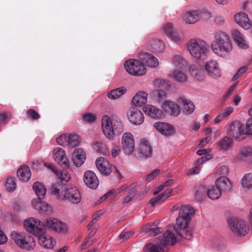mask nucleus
Wrapping results in <instances>:
<instances>
[{
    "mask_svg": "<svg viewBox=\"0 0 252 252\" xmlns=\"http://www.w3.org/2000/svg\"><path fill=\"white\" fill-rule=\"evenodd\" d=\"M52 194L55 195L61 199H66L73 204L79 203L81 199L79 190L75 187H67L65 184L57 183L50 187Z\"/></svg>",
    "mask_w": 252,
    "mask_h": 252,
    "instance_id": "nucleus-1",
    "label": "nucleus"
},
{
    "mask_svg": "<svg viewBox=\"0 0 252 252\" xmlns=\"http://www.w3.org/2000/svg\"><path fill=\"white\" fill-rule=\"evenodd\" d=\"M102 130L104 135L109 140H113L116 135L124 131V125L121 119L117 115L110 117L104 115L101 120Z\"/></svg>",
    "mask_w": 252,
    "mask_h": 252,
    "instance_id": "nucleus-2",
    "label": "nucleus"
},
{
    "mask_svg": "<svg viewBox=\"0 0 252 252\" xmlns=\"http://www.w3.org/2000/svg\"><path fill=\"white\" fill-rule=\"evenodd\" d=\"M211 47L214 53L219 56L224 55L232 49V45L229 35L222 32H219L216 34Z\"/></svg>",
    "mask_w": 252,
    "mask_h": 252,
    "instance_id": "nucleus-3",
    "label": "nucleus"
},
{
    "mask_svg": "<svg viewBox=\"0 0 252 252\" xmlns=\"http://www.w3.org/2000/svg\"><path fill=\"white\" fill-rule=\"evenodd\" d=\"M188 49L191 56L195 59L204 61L210 54V46L205 41L192 39L188 44Z\"/></svg>",
    "mask_w": 252,
    "mask_h": 252,
    "instance_id": "nucleus-4",
    "label": "nucleus"
},
{
    "mask_svg": "<svg viewBox=\"0 0 252 252\" xmlns=\"http://www.w3.org/2000/svg\"><path fill=\"white\" fill-rule=\"evenodd\" d=\"M177 239L173 233L169 230L166 231L162 237L159 239L158 245L149 244L147 246V249L149 252H159V250L162 252H167V245H173L176 242Z\"/></svg>",
    "mask_w": 252,
    "mask_h": 252,
    "instance_id": "nucleus-5",
    "label": "nucleus"
},
{
    "mask_svg": "<svg viewBox=\"0 0 252 252\" xmlns=\"http://www.w3.org/2000/svg\"><path fill=\"white\" fill-rule=\"evenodd\" d=\"M11 239L21 248L26 250L33 249L35 245V242L32 237L23 235L18 232L13 231L10 234Z\"/></svg>",
    "mask_w": 252,
    "mask_h": 252,
    "instance_id": "nucleus-6",
    "label": "nucleus"
},
{
    "mask_svg": "<svg viewBox=\"0 0 252 252\" xmlns=\"http://www.w3.org/2000/svg\"><path fill=\"white\" fill-rule=\"evenodd\" d=\"M126 71L129 74L135 76H141L146 72L145 65L138 60L129 59L124 64Z\"/></svg>",
    "mask_w": 252,
    "mask_h": 252,
    "instance_id": "nucleus-7",
    "label": "nucleus"
},
{
    "mask_svg": "<svg viewBox=\"0 0 252 252\" xmlns=\"http://www.w3.org/2000/svg\"><path fill=\"white\" fill-rule=\"evenodd\" d=\"M228 226L231 230L237 235L245 236L249 230L246 222L236 218H231L227 220Z\"/></svg>",
    "mask_w": 252,
    "mask_h": 252,
    "instance_id": "nucleus-8",
    "label": "nucleus"
},
{
    "mask_svg": "<svg viewBox=\"0 0 252 252\" xmlns=\"http://www.w3.org/2000/svg\"><path fill=\"white\" fill-rule=\"evenodd\" d=\"M56 141L58 144L64 147L74 148L80 143V138L75 133H65L58 137Z\"/></svg>",
    "mask_w": 252,
    "mask_h": 252,
    "instance_id": "nucleus-9",
    "label": "nucleus"
},
{
    "mask_svg": "<svg viewBox=\"0 0 252 252\" xmlns=\"http://www.w3.org/2000/svg\"><path fill=\"white\" fill-rule=\"evenodd\" d=\"M227 132L238 141L245 138V129L242 125L237 121H233L229 124L227 128Z\"/></svg>",
    "mask_w": 252,
    "mask_h": 252,
    "instance_id": "nucleus-10",
    "label": "nucleus"
},
{
    "mask_svg": "<svg viewBox=\"0 0 252 252\" xmlns=\"http://www.w3.org/2000/svg\"><path fill=\"white\" fill-rule=\"evenodd\" d=\"M24 226L27 231L36 236L42 233V229L45 228L43 222L33 218L25 220Z\"/></svg>",
    "mask_w": 252,
    "mask_h": 252,
    "instance_id": "nucleus-11",
    "label": "nucleus"
},
{
    "mask_svg": "<svg viewBox=\"0 0 252 252\" xmlns=\"http://www.w3.org/2000/svg\"><path fill=\"white\" fill-rule=\"evenodd\" d=\"M211 17V14L205 10H192L185 14V22L188 24H192L201 19H208Z\"/></svg>",
    "mask_w": 252,
    "mask_h": 252,
    "instance_id": "nucleus-12",
    "label": "nucleus"
},
{
    "mask_svg": "<svg viewBox=\"0 0 252 252\" xmlns=\"http://www.w3.org/2000/svg\"><path fill=\"white\" fill-rule=\"evenodd\" d=\"M122 145L124 153L127 155L132 154L135 148L133 137L130 132L125 133L122 138Z\"/></svg>",
    "mask_w": 252,
    "mask_h": 252,
    "instance_id": "nucleus-13",
    "label": "nucleus"
},
{
    "mask_svg": "<svg viewBox=\"0 0 252 252\" xmlns=\"http://www.w3.org/2000/svg\"><path fill=\"white\" fill-rule=\"evenodd\" d=\"M163 31L166 36L175 42L180 41L183 37L181 32L175 29L171 23L165 24L163 27Z\"/></svg>",
    "mask_w": 252,
    "mask_h": 252,
    "instance_id": "nucleus-14",
    "label": "nucleus"
},
{
    "mask_svg": "<svg viewBox=\"0 0 252 252\" xmlns=\"http://www.w3.org/2000/svg\"><path fill=\"white\" fill-rule=\"evenodd\" d=\"M152 153V148L148 142L146 141H143L141 142L137 150V155L134 154L135 157L137 158L140 159H146L151 157Z\"/></svg>",
    "mask_w": 252,
    "mask_h": 252,
    "instance_id": "nucleus-15",
    "label": "nucleus"
},
{
    "mask_svg": "<svg viewBox=\"0 0 252 252\" xmlns=\"http://www.w3.org/2000/svg\"><path fill=\"white\" fill-rule=\"evenodd\" d=\"M45 228L42 229V233H40L36 236L38 237L39 244L43 247L47 249L53 248L56 245V241L50 236L45 233Z\"/></svg>",
    "mask_w": 252,
    "mask_h": 252,
    "instance_id": "nucleus-16",
    "label": "nucleus"
},
{
    "mask_svg": "<svg viewBox=\"0 0 252 252\" xmlns=\"http://www.w3.org/2000/svg\"><path fill=\"white\" fill-rule=\"evenodd\" d=\"M154 127L160 133L165 136H170L176 132L174 127L169 124L158 122L154 124Z\"/></svg>",
    "mask_w": 252,
    "mask_h": 252,
    "instance_id": "nucleus-17",
    "label": "nucleus"
},
{
    "mask_svg": "<svg viewBox=\"0 0 252 252\" xmlns=\"http://www.w3.org/2000/svg\"><path fill=\"white\" fill-rule=\"evenodd\" d=\"M53 157L55 161L63 168H68V161L63 149L59 147L55 148L53 150Z\"/></svg>",
    "mask_w": 252,
    "mask_h": 252,
    "instance_id": "nucleus-18",
    "label": "nucleus"
},
{
    "mask_svg": "<svg viewBox=\"0 0 252 252\" xmlns=\"http://www.w3.org/2000/svg\"><path fill=\"white\" fill-rule=\"evenodd\" d=\"M83 180L85 185L92 189H95L98 186L99 181L95 173L90 170L85 172Z\"/></svg>",
    "mask_w": 252,
    "mask_h": 252,
    "instance_id": "nucleus-19",
    "label": "nucleus"
},
{
    "mask_svg": "<svg viewBox=\"0 0 252 252\" xmlns=\"http://www.w3.org/2000/svg\"><path fill=\"white\" fill-rule=\"evenodd\" d=\"M127 117L129 122L135 125L142 124L144 120L142 112L136 108H132L127 112Z\"/></svg>",
    "mask_w": 252,
    "mask_h": 252,
    "instance_id": "nucleus-20",
    "label": "nucleus"
},
{
    "mask_svg": "<svg viewBox=\"0 0 252 252\" xmlns=\"http://www.w3.org/2000/svg\"><path fill=\"white\" fill-rule=\"evenodd\" d=\"M96 166L100 173L104 175H109L112 171V166L107 159L100 157L96 159Z\"/></svg>",
    "mask_w": 252,
    "mask_h": 252,
    "instance_id": "nucleus-21",
    "label": "nucleus"
},
{
    "mask_svg": "<svg viewBox=\"0 0 252 252\" xmlns=\"http://www.w3.org/2000/svg\"><path fill=\"white\" fill-rule=\"evenodd\" d=\"M139 58L140 60L151 67H156L158 64V61L152 54L146 52H141Z\"/></svg>",
    "mask_w": 252,
    "mask_h": 252,
    "instance_id": "nucleus-22",
    "label": "nucleus"
},
{
    "mask_svg": "<svg viewBox=\"0 0 252 252\" xmlns=\"http://www.w3.org/2000/svg\"><path fill=\"white\" fill-rule=\"evenodd\" d=\"M143 110L146 115L155 119L161 118L163 115L161 110L152 105H145Z\"/></svg>",
    "mask_w": 252,
    "mask_h": 252,
    "instance_id": "nucleus-23",
    "label": "nucleus"
},
{
    "mask_svg": "<svg viewBox=\"0 0 252 252\" xmlns=\"http://www.w3.org/2000/svg\"><path fill=\"white\" fill-rule=\"evenodd\" d=\"M177 102L182 105V111L186 115L191 114L195 109V105L189 99H185L183 97L178 98Z\"/></svg>",
    "mask_w": 252,
    "mask_h": 252,
    "instance_id": "nucleus-24",
    "label": "nucleus"
},
{
    "mask_svg": "<svg viewBox=\"0 0 252 252\" xmlns=\"http://www.w3.org/2000/svg\"><path fill=\"white\" fill-rule=\"evenodd\" d=\"M235 22L243 29L248 30L251 26L248 15L244 12H239L235 14Z\"/></svg>",
    "mask_w": 252,
    "mask_h": 252,
    "instance_id": "nucleus-25",
    "label": "nucleus"
},
{
    "mask_svg": "<svg viewBox=\"0 0 252 252\" xmlns=\"http://www.w3.org/2000/svg\"><path fill=\"white\" fill-rule=\"evenodd\" d=\"M162 108L167 113L175 116H178L181 112L180 108L178 105L170 101H164L162 105Z\"/></svg>",
    "mask_w": 252,
    "mask_h": 252,
    "instance_id": "nucleus-26",
    "label": "nucleus"
},
{
    "mask_svg": "<svg viewBox=\"0 0 252 252\" xmlns=\"http://www.w3.org/2000/svg\"><path fill=\"white\" fill-rule=\"evenodd\" d=\"M205 69L209 74L214 78L220 77V72L218 67V64L215 61H210L205 65Z\"/></svg>",
    "mask_w": 252,
    "mask_h": 252,
    "instance_id": "nucleus-27",
    "label": "nucleus"
},
{
    "mask_svg": "<svg viewBox=\"0 0 252 252\" xmlns=\"http://www.w3.org/2000/svg\"><path fill=\"white\" fill-rule=\"evenodd\" d=\"M215 184L221 192V191H228L232 188L231 182L225 176H221L218 179Z\"/></svg>",
    "mask_w": 252,
    "mask_h": 252,
    "instance_id": "nucleus-28",
    "label": "nucleus"
},
{
    "mask_svg": "<svg viewBox=\"0 0 252 252\" xmlns=\"http://www.w3.org/2000/svg\"><path fill=\"white\" fill-rule=\"evenodd\" d=\"M17 175L19 179L23 182H28L31 177L30 167L27 165H23L17 172Z\"/></svg>",
    "mask_w": 252,
    "mask_h": 252,
    "instance_id": "nucleus-29",
    "label": "nucleus"
},
{
    "mask_svg": "<svg viewBox=\"0 0 252 252\" xmlns=\"http://www.w3.org/2000/svg\"><path fill=\"white\" fill-rule=\"evenodd\" d=\"M147 94L143 91H139L133 96L132 102L136 106H141L147 101Z\"/></svg>",
    "mask_w": 252,
    "mask_h": 252,
    "instance_id": "nucleus-30",
    "label": "nucleus"
},
{
    "mask_svg": "<svg viewBox=\"0 0 252 252\" xmlns=\"http://www.w3.org/2000/svg\"><path fill=\"white\" fill-rule=\"evenodd\" d=\"M32 188L39 199H43L46 193V189L45 186L38 182L34 183Z\"/></svg>",
    "mask_w": 252,
    "mask_h": 252,
    "instance_id": "nucleus-31",
    "label": "nucleus"
},
{
    "mask_svg": "<svg viewBox=\"0 0 252 252\" xmlns=\"http://www.w3.org/2000/svg\"><path fill=\"white\" fill-rule=\"evenodd\" d=\"M72 161L77 167L81 166L86 159L85 154L83 152L74 151L72 154Z\"/></svg>",
    "mask_w": 252,
    "mask_h": 252,
    "instance_id": "nucleus-32",
    "label": "nucleus"
},
{
    "mask_svg": "<svg viewBox=\"0 0 252 252\" xmlns=\"http://www.w3.org/2000/svg\"><path fill=\"white\" fill-rule=\"evenodd\" d=\"M172 193V190L171 189H166L156 198L151 200L150 203L152 206H154L169 197L171 195Z\"/></svg>",
    "mask_w": 252,
    "mask_h": 252,
    "instance_id": "nucleus-33",
    "label": "nucleus"
},
{
    "mask_svg": "<svg viewBox=\"0 0 252 252\" xmlns=\"http://www.w3.org/2000/svg\"><path fill=\"white\" fill-rule=\"evenodd\" d=\"M233 145V140L228 136H225L221 139L218 143L219 147L221 150L227 151L230 149Z\"/></svg>",
    "mask_w": 252,
    "mask_h": 252,
    "instance_id": "nucleus-34",
    "label": "nucleus"
},
{
    "mask_svg": "<svg viewBox=\"0 0 252 252\" xmlns=\"http://www.w3.org/2000/svg\"><path fill=\"white\" fill-rule=\"evenodd\" d=\"M126 91L127 89L125 87H121L110 91L107 94V96L110 99H115L125 94Z\"/></svg>",
    "mask_w": 252,
    "mask_h": 252,
    "instance_id": "nucleus-35",
    "label": "nucleus"
},
{
    "mask_svg": "<svg viewBox=\"0 0 252 252\" xmlns=\"http://www.w3.org/2000/svg\"><path fill=\"white\" fill-rule=\"evenodd\" d=\"M234 40L238 45L242 48H247V45L245 44L243 35L238 30H234L232 32Z\"/></svg>",
    "mask_w": 252,
    "mask_h": 252,
    "instance_id": "nucleus-36",
    "label": "nucleus"
},
{
    "mask_svg": "<svg viewBox=\"0 0 252 252\" xmlns=\"http://www.w3.org/2000/svg\"><path fill=\"white\" fill-rule=\"evenodd\" d=\"M191 218H188L179 215L178 217L176 219V226L177 228L181 229L182 228H187L190 221Z\"/></svg>",
    "mask_w": 252,
    "mask_h": 252,
    "instance_id": "nucleus-37",
    "label": "nucleus"
},
{
    "mask_svg": "<svg viewBox=\"0 0 252 252\" xmlns=\"http://www.w3.org/2000/svg\"><path fill=\"white\" fill-rule=\"evenodd\" d=\"M174 229L178 235L184 239L190 240L192 238L193 233L192 231L190 230L187 229V228L179 229V228H177L176 226H174Z\"/></svg>",
    "mask_w": 252,
    "mask_h": 252,
    "instance_id": "nucleus-38",
    "label": "nucleus"
},
{
    "mask_svg": "<svg viewBox=\"0 0 252 252\" xmlns=\"http://www.w3.org/2000/svg\"><path fill=\"white\" fill-rule=\"evenodd\" d=\"M221 192L216 186H211L207 190V195L211 199H218L221 196Z\"/></svg>",
    "mask_w": 252,
    "mask_h": 252,
    "instance_id": "nucleus-39",
    "label": "nucleus"
},
{
    "mask_svg": "<svg viewBox=\"0 0 252 252\" xmlns=\"http://www.w3.org/2000/svg\"><path fill=\"white\" fill-rule=\"evenodd\" d=\"M194 214V209L191 206L184 205L181 207L179 215L191 218Z\"/></svg>",
    "mask_w": 252,
    "mask_h": 252,
    "instance_id": "nucleus-40",
    "label": "nucleus"
},
{
    "mask_svg": "<svg viewBox=\"0 0 252 252\" xmlns=\"http://www.w3.org/2000/svg\"><path fill=\"white\" fill-rule=\"evenodd\" d=\"M233 110L234 109L232 107L226 108L215 118V123L216 124L219 123L223 119L229 116L232 113Z\"/></svg>",
    "mask_w": 252,
    "mask_h": 252,
    "instance_id": "nucleus-41",
    "label": "nucleus"
},
{
    "mask_svg": "<svg viewBox=\"0 0 252 252\" xmlns=\"http://www.w3.org/2000/svg\"><path fill=\"white\" fill-rule=\"evenodd\" d=\"M172 63L177 68H183L186 64V61L183 58L178 55H175L172 58Z\"/></svg>",
    "mask_w": 252,
    "mask_h": 252,
    "instance_id": "nucleus-42",
    "label": "nucleus"
},
{
    "mask_svg": "<svg viewBox=\"0 0 252 252\" xmlns=\"http://www.w3.org/2000/svg\"><path fill=\"white\" fill-rule=\"evenodd\" d=\"M206 190L205 187L203 186H200L196 188L195 191V197L197 200H201L204 199L206 197Z\"/></svg>",
    "mask_w": 252,
    "mask_h": 252,
    "instance_id": "nucleus-43",
    "label": "nucleus"
},
{
    "mask_svg": "<svg viewBox=\"0 0 252 252\" xmlns=\"http://www.w3.org/2000/svg\"><path fill=\"white\" fill-rule=\"evenodd\" d=\"M171 76L178 82H185L187 80V76L181 71H173L171 74Z\"/></svg>",
    "mask_w": 252,
    "mask_h": 252,
    "instance_id": "nucleus-44",
    "label": "nucleus"
},
{
    "mask_svg": "<svg viewBox=\"0 0 252 252\" xmlns=\"http://www.w3.org/2000/svg\"><path fill=\"white\" fill-rule=\"evenodd\" d=\"M242 184L244 188H252V173L247 174L244 176L242 179Z\"/></svg>",
    "mask_w": 252,
    "mask_h": 252,
    "instance_id": "nucleus-45",
    "label": "nucleus"
},
{
    "mask_svg": "<svg viewBox=\"0 0 252 252\" xmlns=\"http://www.w3.org/2000/svg\"><path fill=\"white\" fill-rule=\"evenodd\" d=\"M151 46L153 50L160 52L164 49V45L159 40L154 39L151 41Z\"/></svg>",
    "mask_w": 252,
    "mask_h": 252,
    "instance_id": "nucleus-46",
    "label": "nucleus"
},
{
    "mask_svg": "<svg viewBox=\"0 0 252 252\" xmlns=\"http://www.w3.org/2000/svg\"><path fill=\"white\" fill-rule=\"evenodd\" d=\"M240 155L242 156V159L252 156V148L249 146L242 147L240 150Z\"/></svg>",
    "mask_w": 252,
    "mask_h": 252,
    "instance_id": "nucleus-47",
    "label": "nucleus"
},
{
    "mask_svg": "<svg viewBox=\"0 0 252 252\" xmlns=\"http://www.w3.org/2000/svg\"><path fill=\"white\" fill-rule=\"evenodd\" d=\"M5 186V189L7 191H12L16 188V183L13 178L9 177L6 180Z\"/></svg>",
    "mask_w": 252,
    "mask_h": 252,
    "instance_id": "nucleus-48",
    "label": "nucleus"
},
{
    "mask_svg": "<svg viewBox=\"0 0 252 252\" xmlns=\"http://www.w3.org/2000/svg\"><path fill=\"white\" fill-rule=\"evenodd\" d=\"M26 114L27 119L32 120H37L40 117L38 113L32 109L28 110Z\"/></svg>",
    "mask_w": 252,
    "mask_h": 252,
    "instance_id": "nucleus-49",
    "label": "nucleus"
},
{
    "mask_svg": "<svg viewBox=\"0 0 252 252\" xmlns=\"http://www.w3.org/2000/svg\"><path fill=\"white\" fill-rule=\"evenodd\" d=\"M58 221L57 219L48 218L45 221L44 225L56 231V223Z\"/></svg>",
    "mask_w": 252,
    "mask_h": 252,
    "instance_id": "nucleus-50",
    "label": "nucleus"
},
{
    "mask_svg": "<svg viewBox=\"0 0 252 252\" xmlns=\"http://www.w3.org/2000/svg\"><path fill=\"white\" fill-rule=\"evenodd\" d=\"M56 231L60 233H65L67 231V227L65 223L58 220L56 223Z\"/></svg>",
    "mask_w": 252,
    "mask_h": 252,
    "instance_id": "nucleus-51",
    "label": "nucleus"
},
{
    "mask_svg": "<svg viewBox=\"0 0 252 252\" xmlns=\"http://www.w3.org/2000/svg\"><path fill=\"white\" fill-rule=\"evenodd\" d=\"M190 72L191 75L196 80L198 81H201L203 80L204 77L200 71L197 69H192L190 70Z\"/></svg>",
    "mask_w": 252,
    "mask_h": 252,
    "instance_id": "nucleus-52",
    "label": "nucleus"
},
{
    "mask_svg": "<svg viewBox=\"0 0 252 252\" xmlns=\"http://www.w3.org/2000/svg\"><path fill=\"white\" fill-rule=\"evenodd\" d=\"M161 228L160 227H157V228H153L152 227V226H150L149 225L146 226L145 230L146 232H150L151 231L150 234L152 235L153 236H156L157 234H159L161 233Z\"/></svg>",
    "mask_w": 252,
    "mask_h": 252,
    "instance_id": "nucleus-53",
    "label": "nucleus"
},
{
    "mask_svg": "<svg viewBox=\"0 0 252 252\" xmlns=\"http://www.w3.org/2000/svg\"><path fill=\"white\" fill-rule=\"evenodd\" d=\"M136 186L135 184H133L129 186L127 185V189L126 190L127 195L134 197L136 195Z\"/></svg>",
    "mask_w": 252,
    "mask_h": 252,
    "instance_id": "nucleus-54",
    "label": "nucleus"
},
{
    "mask_svg": "<svg viewBox=\"0 0 252 252\" xmlns=\"http://www.w3.org/2000/svg\"><path fill=\"white\" fill-rule=\"evenodd\" d=\"M95 120V115L91 113H86L83 116V120L87 123H93Z\"/></svg>",
    "mask_w": 252,
    "mask_h": 252,
    "instance_id": "nucleus-55",
    "label": "nucleus"
},
{
    "mask_svg": "<svg viewBox=\"0 0 252 252\" xmlns=\"http://www.w3.org/2000/svg\"><path fill=\"white\" fill-rule=\"evenodd\" d=\"M39 211L42 213H50L52 212V208L46 202L43 201Z\"/></svg>",
    "mask_w": 252,
    "mask_h": 252,
    "instance_id": "nucleus-56",
    "label": "nucleus"
},
{
    "mask_svg": "<svg viewBox=\"0 0 252 252\" xmlns=\"http://www.w3.org/2000/svg\"><path fill=\"white\" fill-rule=\"evenodd\" d=\"M160 171V169H156L153 171L151 173L148 174L146 176V180L148 182H151L152 181L155 177H156Z\"/></svg>",
    "mask_w": 252,
    "mask_h": 252,
    "instance_id": "nucleus-57",
    "label": "nucleus"
},
{
    "mask_svg": "<svg viewBox=\"0 0 252 252\" xmlns=\"http://www.w3.org/2000/svg\"><path fill=\"white\" fill-rule=\"evenodd\" d=\"M246 134L252 135V119H248L245 130V135Z\"/></svg>",
    "mask_w": 252,
    "mask_h": 252,
    "instance_id": "nucleus-58",
    "label": "nucleus"
},
{
    "mask_svg": "<svg viewBox=\"0 0 252 252\" xmlns=\"http://www.w3.org/2000/svg\"><path fill=\"white\" fill-rule=\"evenodd\" d=\"M228 172V168L224 165L219 167L218 168L217 171V174H218L219 175H222V176H223V175L227 174Z\"/></svg>",
    "mask_w": 252,
    "mask_h": 252,
    "instance_id": "nucleus-59",
    "label": "nucleus"
},
{
    "mask_svg": "<svg viewBox=\"0 0 252 252\" xmlns=\"http://www.w3.org/2000/svg\"><path fill=\"white\" fill-rule=\"evenodd\" d=\"M42 199H34L32 201V204L33 207L38 211H39V209L42 205Z\"/></svg>",
    "mask_w": 252,
    "mask_h": 252,
    "instance_id": "nucleus-60",
    "label": "nucleus"
},
{
    "mask_svg": "<svg viewBox=\"0 0 252 252\" xmlns=\"http://www.w3.org/2000/svg\"><path fill=\"white\" fill-rule=\"evenodd\" d=\"M133 235V233L131 231L122 232L119 235V238L121 239L126 240Z\"/></svg>",
    "mask_w": 252,
    "mask_h": 252,
    "instance_id": "nucleus-61",
    "label": "nucleus"
},
{
    "mask_svg": "<svg viewBox=\"0 0 252 252\" xmlns=\"http://www.w3.org/2000/svg\"><path fill=\"white\" fill-rule=\"evenodd\" d=\"M127 189V185L125 184L123 186H122L121 188H119L117 189L116 190L115 189H111V190H114V191L113 192V194L114 196H116L118 194L120 193L121 192L123 191H125Z\"/></svg>",
    "mask_w": 252,
    "mask_h": 252,
    "instance_id": "nucleus-62",
    "label": "nucleus"
},
{
    "mask_svg": "<svg viewBox=\"0 0 252 252\" xmlns=\"http://www.w3.org/2000/svg\"><path fill=\"white\" fill-rule=\"evenodd\" d=\"M121 152V149L119 146H115L111 150V155L113 158L119 155Z\"/></svg>",
    "mask_w": 252,
    "mask_h": 252,
    "instance_id": "nucleus-63",
    "label": "nucleus"
},
{
    "mask_svg": "<svg viewBox=\"0 0 252 252\" xmlns=\"http://www.w3.org/2000/svg\"><path fill=\"white\" fill-rule=\"evenodd\" d=\"M157 95L159 99H163L165 98L167 95V93L165 91L161 90H158Z\"/></svg>",
    "mask_w": 252,
    "mask_h": 252,
    "instance_id": "nucleus-64",
    "label": "nucleus"
}]
</instances>
